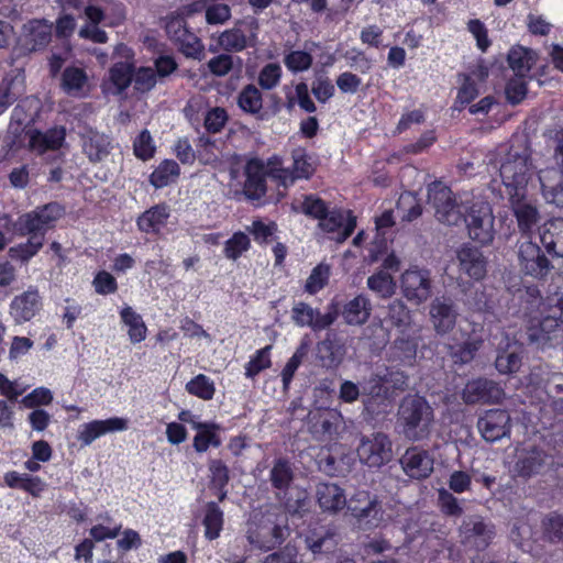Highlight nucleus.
<instances>
[{"label": "nucleus", "instance_id": "obj_13", "mask_svg": "<svg viewBox=\"0 0 563 563\" xmlns=\"http://www.w3.org/2000/svg\"><path fill=\"white\" fill-rule=\"evenodd\" d=\"M518 257L522 271L533 277L547 275L551 268L550 261L537 243L530 240L520 242Z\"/></svg>", "mask_w": 563, "mask_h": 563}, {"label": "nucleus", "instance_id": "obj_19", "mask_svg": "<svg viewBox=\"0 0 563 563\" xmlns=\"http://www.w3.org/2000/svg\"><path fill=\"white\" fill-rule=\"evenodd\" d=\"M306 547L317 555L334 553L339 545V533L333 526L312 528L305 537Z\"/></svg>", "mask_w": 563, "mask_h": 563}, {"label": "nucleus", "instance_id": "obj_50", "mask_svg": "<svg viewBox=\"0 0 563 563\" xmlns=\"http://www.w3.org/2000/svg\"><path fill=\"white\" fill-rule=\"evenodd\" d=\"M386 387L393 393V399L398 393L406 391L409 388V376L397 368H386L384 374H380Z\"/></svg>", "mask_w": 563, "mask_h": 563}, {"label": "nucleus", "instance_id": "obj_47", "mask_svg": "<svg viewBox=\"0 0 563 563\" xmlns=\"http://www.w3.org/2000/svg\"><path fill=\"white\" fill-rule=\"evenodd\" d=\"M238 103L243 111L257 114L263 107L262 92L254 85H247L239 93Z\"/></svg>", "mask_w": 563, "mask_h": 563}, {"label": "nucleus", "instance_id": "obj_25", "mask_svg": "<svg viewBox=\"0 0 563 563\" xmlns=\"http://www.w3.org/2000/svg\"><path fill=\"white\" fill-rule=\"evenodd\" d=\"M246 180L244 184V192L250 199H260L266 192L265 177L268 176L265 164L258 158H252L245 166Z\"/></svg>", "mask_w": 563, "mask_h": 563}, {"label": "nucleus", "instance_id": "obj_58", "mask_svg": "<svg viewBox=\"0 0 563 563\" xmlns=\"http://www.w3.org/2000/svg\"><path fill=\"white\" fill-rule=\"evenodd\" d=\"M308 350H309L308 344L302 342L297 347L296 352L289 358L287 364L285 365V367H284V369L282 372L284 387H287L289 385L290 380L294 377L295 372L297 371V368L301 364L302 360L307 356Z\"/></svg>", "mask_w": 563, "mask_h": 563}, {"label": "nucleus", "instance_id": "obj_59", "mask_svg": "<svg viewBox=\"0 0 563 563\" xmlns=\"http://www.w3.org/2000/svg\"><path fill=\"white\" fill-rule=\"evenodd\" d=\"M186 388L190 394L206 400L211 399L214 394L213 384L202 374L188 382Z\"/></svg>", "mask_w": 563, "mask_h": 563}, {"label": "nucleus", "instance_id": "obj_20", "mask_svg": "<svg viewBox=\"0 0 563 563\" xmlns=\"http://www.w3.org/2000/svg\"><path fill=\"white\" fill-rule=\"evenodd\" d=\"M399 462L404 472L415 479H424L433 472V459L417 446L407 449Z\"/></svg>", "mask_w": 563, "mask_h": 563}, {"label": "nucleus", "instance_id": "obj_21", "mask_svg": "<svg viewBox=\"0 0 563 563\" xmlns=\"http://www.w3.org/2000/svg\"><path fill=\"white\" fill-rule=\"evenodd\" d=\"M522 298L531 306L537 305L540 308V316L553 317L555 320L563 322V292L555 291L542 299L538 288L527 287Z\"/></svg>", "mask_w": 563, "mask_h": 563}, {"label": "nucleus", "instance_id": "obj_61", "mask_svg": "<svg viewBox=\"0 0 563 563\" xmlns=\"http://www.w3.org/2000/svg\"><path fill=\"white\" fill-rule=\"evenodd\" d=\"M394 356L401 362H410L416 357L417 343L410 338H398L393 343Z\"/></svg>", "mask_w": 563, "mask_h": 563}, {"label": "nucleus", "instance_id": "obj_51", "mask_svg": "<svg viewBox=\"0 0 563 563\" xmlns=\"http://www.w3.org/2000/svg\"><path fill=\"white\" fill-rule=\"evenodd\" d=\"M86 80L87 76L82 69L68 67L63 73L62 87L67 93L75 95L82 89Z\"/></svg>", "mask_w": 563, "mask_h": 563}, {"label": "nucleus", "instance_id": "obj_3", "mask_svg": "<svg viewBox=\"0 0 563 563\" xmlns=\"http://www.w3.org/2000/svg\"><path fill=\"white\" fill-rule=\"evenodd\" d=\"M346 509L361 529L378 527L383 521L384 509L377 495L369 492H356L346 503Z\"/></svg>", "mask_w": 563, "mask_h": 563}, {"label": "nucleus", "instance_id": "obj_56", "mask_svg": "<svg viewBox=\"0 0 563 563\" xmlns=\"http://www.w3.org/2000/svg\"><path fill=\"white\" fill-rule=\"evenodd\" d=\"M397 210L402 213V220L411 222L422 214V207L412 195H401L397 202Z\"/></svg>", "mask_w": 563, "mask_h": 563}, {"label": "nucleus", "instance_id": "obj_32", "mask_svg": "<svg viewBox=\"0 0 563 563\" xmlns=\"http://www.w3.org/2000/svg\"><path fill=\"white\" fill-rule=\"evenodd\" d=\"M126 429V420L122 418H110L107 420H96L85 424L78 439L84 444H90L98 437L109 432Z\"/></svg>", "mask_w": 563, "mask_h": 563}, {"label": "nucleus", "instance_id": "obj_27", "mask_svg": "<svg viewBox=\"0 0 563 563\" xmlns=\"http://www.w3.org/2000/svg\"><path fill=\"white\" fill-rule=\"evenodd\" d=\"M25 93V76L23 69L12 70L0 86V114L9 106Z\"/></svg>", "mask_w": 563, "mask_h": 563}, {"label": "nucleus", "instance_id": "obj_35", "mask_svg": "<svg viewBox=\"0 0 563 563\" xmlns=\"http://www.w3.org/2000/svg\"><path fill=\"white\" fill-rule=\"evenodd\" d=\"M344 354V347L338 344L330 334L317 344V357L323 367H338L342 363Z\"/></svg>", "mask_w": 563, "mask_h": 563}, {"label": "nucleus", "instance_id": "obj_11", "mask_svg": "<svg viewBox=\"0 0 563 563\" xmlns=\"http://www.w3.org/2000/svg\"><path fill=\"white\" fill-rule=\"evenodd\" d=\"M401 290L411 302L420 305L431 296L430 273L424 269L410 268L401 275Z\"/></svg>", "mask_w": 563, "mask_h": 563}, {"label": "nucleus", "instance_id": "obj_53", "mask_svg": "<svg viewBox=\"0 0 563 563\" xmlns=\"http://www.w3.org/2000/svg\"><path fill=\"white\" fill-rule=\"evenodd\" d=\"M544 537L552 543H563V516L556 512L549 514L542 520Z\"/></svg>", "mask_w": 563, "mask_h": 563}, {"label": "nucleus", "instance_id": "obj_12", "mask_svg": "<svg viewBox=\"0 0 563 563\" xmlns=\"http://www.w3.org/2000/svg\"><path fill=\"white\" fill-rule=\"evenodd\" d=\"M429 316L433 330L439 335L450 333L459 317L457 309L453 300L449 297H435L429 307Z\"/></svg>", "mask_w": 563, "mask_h": 563}, {"label": "nucleus", "instance_id": "obj_46", "mask_svg": "<svg viewBox=\"0 0 563 563\" xmlns=\"http://www.w3.org/2000/svg\"><path fill=\"white\" fill-rule=\"evenodd\" d=\"M362 397L375 399H385L393 401V393L386 387L385 382L379 373L372 374L361 384Z\"/></svg>", "mask_w": 563, "mask_h": 563}, {"label": "nucleus", "instance_id": "obj_28", "mask_svg": "<svg viewBox=\"0 0 563 563\" xmlns=\"http://www.w3.org/2000/svg\"><path fill=\"white\" fill-rule=\"evenodd\" d=\"M316 496L320 508L330 514H336L346 507L344 489L334 483H320Z\"/></svg>", "mask_w": 563, "mask_h": 563}, {"label": "nucleus", "instance_id": "obj_10", "mask_svg": "<svg viewBox=\"0 0 563 563\" xmlns=\"http://www.w3.org/2000/svg\"><path fill=\"white\" fill-rule=\"evenodd\" d=\"M341 413L331 408H316L308 412L307 424L317 440L332 439L342 423Z\"/></svg>", "mask_w": 563, "mask_h": 563}, {"label": "nucleus", "instance_id": "obj_36", "mask_svg": "<svg viewBox=\"0 0 563 563\" xmlns=\"http://www.w3.org/2000/svg\"><path fill=\"white\" fill-rule=\"evenodd\" d=\"M540 239L548 253L563 257V219L550 222Z\"/></svg>", "mask_w": 563, "mask_h": 563}, {"label": "nucleus", "instance_id": "obj_34", "mask_svg": "<svg viewBox=\"0 0 563 563\" xmlns=\"http://www.w3.org/2000/svg\"><path fill=\"white\" fill-rule=\"evenodd\" d=\"M482 344V339L468 336L462 343L449 344L448 354L454 365H466L475 358Z\"/></svg>", "mask_w": 563, "mask_h": 563}, {"label": "nucleus", "instance_id": "obj_62", "mask_svg": "<svg viewBox=\"0 0 563 563\" xmlns=\"http://www.w3.org/2000/svg\"><path fill=\"white\" fill-rule=\"evenodd\" d=\"M523 77L516 75L506 85V98L511 104L520 103L527 96V85Z\"/></svg>", "mask_w": 563, "mask_h": 563}, {"label": "nucleus", "instance_id": "obj_16", "mask_svg": "<svg viewBox=\"0 0 563 563\" xmlns=\"http://www.w3.org/2000/svg\"><path fill=\"white\" fill-rule=\"evenodd\" d=\"M563 335V322L555 318H530L527 324V336L530 343L540 346L558 341Z\"/></svg>", "mask_w": 563, "mask_h": 563}, {"label": "nucleus", "instance_id": "obj_26", "mask_svg": "<svg viewBox=\"0 0 563 563\" xmlns=\"http://www.w3.org/2000/svg\"><path fill=\"white\" fill-rule=\"evenodd\" d=\"M25 134L29 137V147L43 154L46 151L58 150L66 136L65 128L55 126L45 133L37 130H27Z\"/></svg>", "mask_w": 563, "mask_h": 563}, {"label": "nucleus", "instance_id": "obj_23", "mask_svg": "<svg viewBox=\"0 0 563 563\" xmlns=\"http://www.w3.org/2000/svg\"><path fill=\"white\" fill-rule=\"evenodd\" d=\"M457 260L462 272L475 280L483 279L487 272V261L482 251L470 244H464L457 251Z\"/></svg>", "mask_w": 563, "mask_h": 563}, {"label": "nucleus", "instance_id": "obj_30", "mask_svg": "<svg viewBox=\"0 0 563 563\" xmlns=\"http://www.w3.org/2000/svg\"><path fill=\"white\" fill-rule=\"evenodd\" d=\"M81 141L82 151L91 163L103 161L112 148L109 136L92 129L81 135Z\"/></svg>", "mask_w": 563, "mask_h": 563}, {"label": "nucleus", "instance_id": "obj_39", "mask_svg": "<svg viewBox=\"0 0 563 563\" xmlns=\"http://www.w3.org/2000/svg\"><path fill=\"white\" fill-rule=\"evenodd\" d=\"M295 473L291 463L285 459L279 457L274 461L273 467L269 472V481L272 486L279 492L291 487Z\"/></svg>", "mask_w": 563, "mask_h": 563}, {"label": "nucleus", "instance_id": "obj_52", "mask_svg": "<svg viewBox=\"0 0 563 563\" xmlns=\"http://www.w3.org/2000/svg\"><path fill=\"white\" fill-rule=\"evenodd\" d=\"M367 286L383 298L391 297L395 291L393 277L384 271L368 277Z\"/></svg>", "mask_w": 563, "mask_h": 563}, {"label": "nucleus", "instance_id": "obj_31", "mask_svg": "<svg viewBox=\"0 0 563 563\" xmlns=\"http://www.w3.org/2000/svg\"><path fill=\"white\" fill-rule=\"evenodd\" d=\"M40 308L37 290H27L14 298L11 303V314L18 323L31 320Z\"/></svg>", "mask_w": 563, "mask_h": 563}, {"label": "nucleus", "instance_id": "obj_45", "mask_svg": "<svg viewBox=\"0 0 563 563\" xmlns=\"http://www.w3.org/2000/svg\"><path fill=\"white\" fill-rule=\"evenodd\" d=\"M202 523L206 528L205 536L207 539L214 540L220 536L223 512L214 501L207 503Z\"/></svg>", "mask_w": 563, "mask_h": 563}, {"label": "nucleus", "instance_id": "obj_63", "mask_svg": "<svg viewBox=\"0 0 563 563\" xmlns=\"http://www.w3.org/2000/svg\"><path fill=\"white\" fill-rule=\"evenodd\" d=\"M263 563H301V560L298 548L289 542L279 551L267 555Z\"/></svg>", "mask_w": 563, "mask_h": 563}, {"label": "nucleus", "instance_id": "obj_4", "mask_svg": "<svg viewBox=\"0 0 563 563\" xmlns=\"http://www.w3.org/2000/svg\"><path fill=\"white\" fill-rule=\"evenodd\" d=\"M13 231L20 235H30L26 243L18 247H11L9 253L12 258L27 261L43 246L46 230L40 223L34 212L21 216L13 223Z\"/></svg>", "mask_w": 563, "mask_h": 563}, {"label": "nucleus", "instance_id": "obj_55", "mask_svg": "<svg viewBox=\"0 0 563 563\" xmlns=\"http://www.w3.org/2000/svg\"><path fill=\"white\" fill-rule=\"evenodd\" d=\"M250 238L244 232H235L231 239L225 242L224 255L229 260H238L242 253L246 252L250 247Z\"/></svg>", "mask_w": 563, "mask_h": 563}, {"label": "nucleus", "instance_id": "obj_44", "mask_svg": "<svg viewBox=\"0 0 563 563\" xmlns=\"http://www.w3.org/2000/svg\"><path fill=\"white\" fill-rule=\"evenodd\" d=\"M522 357L519 347L508 346L506 350L499 351L495 360V367L500 374H511L520 369Z\"/></svg>", "mask_w": 563, "mask_h": 563}, {"label": "nucleus", "instance_id": "obj_49", "mask_svg": "<svg viewBox=\"0 0 563 563\" xmlns=\"http://www.w3.org/2000/svg\"><path fill=\"white\" fill-rule=\"evenodd\" d=\"M29 32L30 44L32 49L41 48L47 45L51 41V27L41 21L34 20L25 25Z\"/></svg>", "mask_w": 563, "mask_h": 563}, {"label": "nucleus", "instance_id": "obj_54", "mask_svg": "<svg viewBox=\"0 0 563 563\" xmlns=\"http://www.w3.org/2000/svg\"><path fill=\"white\" fill-rule=\"evenodd\" d=\"M110 79L117 87L118 92L126 89L133 79L132 65L126 62L114 64L110 69Z\"/></svg>", "mask_w": 563, "mask_h": 563}, {"label": "nucleus", "instance_id": "obj_48", "mask_svg": "<svg viewBox=\"0 0 563 563\" xmlns=\"http://www.w3.org/2000/svg\"><path fill=\"white\" fill-rule=\"evenodd\" d=\"M179 175V166L175 161H164L151 175L150 181L155 188L167 186Z\"/></svg>", "mask_w": 563, "mask_h": 563}, {"label": "nucleus", "instance_id": "obj_8", "mask_svg": "<svg viewBox=\"0 0 563 563\" xmlns=\"http://www.w3.org/2000/svg\"><path fill=\"white\" fill-rule=\"evenodd\" d=\"M495 534V526L479 516L464 518L459 527L460 542L468 549L485 550Z\"/></svg>", "mask_w": 563, "mask_h": 563}, {"label": "nucleus", "instance_id": "obj_14", "mask_svg": "<svg viewBox=\"0 0 563 563\" xmlns=\"http://www.w3.org/2000/svg\"><path fill=\"white\" fill-rule=\"evenodd\" d=\"M510 415L503 409L487 410L477 421V428L487 442H495L510 434Z\"/></svg>", "mask_w": 563, "mask_h": 563}, {"label": "nucleus", "instance_id": "obj_18", "mask_svg": "<svg viewBox=\"0 0 563 563\" xmlns=\"http://www.w3.org/2000/svg\"><path fill=\"white\" fill-rule=\"evenodd\" d=\"M504 396L503 389L493 380L477 378L468 382L462 393L465 404L498 402Z\"/></svg>", "mask_w": 563, "mask_h": 563}, {"label": "nucleus", "instance_id": "obj_60", "mask_svg": "<svg viewBox=\"0 0 563 563\" xmlns=\"http://www.w3.org/2000/svg\"><path fill=\"white\" fill-rule=\"evenodd\" d=\"M388 320L395 327H407L410 324V311L401 300H394L388 306Z\"/></svg>", "mask_w": 563, "mask_h": 563}, {"label": "nucleus", "instance_id": "obj_33", "mask_svg": "<svg viewBox=\"0 0 563 563\" xmlns=\"http://www.w3.org/2000/svg\"><path fill=\"white\" fill-rule=\"evenodd\" d=\"M372 303L364 295H358L346 302L342 310V316L347 324H364L371 317Z\"/></svg>", "mask_w": 563, "mask_h": 563}, {"label": "nucleus", "instance_id": "obj_17", "mask_svg": "<svg viewBox=\"0 0 563 563\" xmlns=\"http://www.w3.org/2000/svg\"><path fill=\"white\" fill-rule=\"evenodd\" d=\"M509 207L517 219L518 228L522 233H529L540 220V213L536 203L528 198L526 192L507 195Z\"/></svg>", "mask_w": 563, "mask_h": 563}, {"label": "nucleus", "instance_id": "obj_24", "mask_svg": "<svg viewBox=\"0 0 563 563\" xmlns=\"http://www.w3.org/2000/svg\"><path fill=\"white\" fill-rule=\"evenodd\" d=\"M319 225L327 232H336L335 240L344 242L354 231L356 227V218L350 211L332 210L328 211L324 217L319 221Z\"/></svg>", "mask_w": 563, "mask_h": 563}, {"label": "nucleus", "instance_id": "obj_15", "mask_svg": "<svg viewBox=\"0 0 563 563\" xmlns=\"http://www.w3.org/2000/svg\"><path fill=\"white\" fill-rule=\"evenodd\" d=\"M258 23L255 19L241 20L234 27L227 30L219 36V44L224 51L241 52L255 38Z\"/></svg>", "mask_w": 563, "mask_h": 563}, {"label": "nucleus", "instance_id": "obj_6", "mask_svg": "<svg viewBox=\"0 0 563 563\" xmlns=\"http://www.w3.org/2000/svg\"><path fill=\"white\" fill-rule=\"evenodd\" d=\"M428 205L434 209L435 218L442 223L453 225L462 218L454 194L441 181L428 186Z\"/></svg>", "mask_w": 563, "mask_h": 563}, {"label": "nucleus", "instance_id": "obj_22", "mask_svg": "<svg viewBox=\"0 0 563 563\" xmlns=\"http://www.w3.org/2000/svg\"><path fill=\"white\" fill-rule=\"evenodd\" d=\"M542 196L548 203L563 208V170L548 167L538 173Z\"/></svg>", "mask_w": 563, "mask_h": 563}, {"label": "nucleus", "instance_id": "obj_7", "mask_svg": "<svg viewBox=\"0 0 563 563\" xmlns=\"http://www.w3.org/2000/svg\"><path fill=\"white\" fill-rule=\"evenodd\" d=\"M356 452L363 464L378 468L391 461L393 443L386 433L376 432L368 437L363 435Z\"/></svg>", "mask_w": 563, "mask_h": 563}, {"label": "nucleus", "instance_id": "obj_64", "mask_svg": "<svg viewBox=\"0 0 563 563\" xmlns=\"http://www.w3.org/2000/svg\"><path fill=\"white\" fill-rule=\"evenodd\" d=\"M291 313V318L297 325L311 328L317 310L301 301L292 307Z\"/></svg>", "mask_w": 563, "mask_h": 563}, {"label": "nucleus", "instance_id": "obj_5", "mask_svg": "<svg viewBox=\"0 0 563 563\" xmlns=\"http://www.w3.org/2000/svg\"><path fill=\"white\" fill-rule=\"evenodd\" d=\"M553 462L552 455L539 446L523 448L517 451L512 473L515 476L528 481L545 474Z\"/></svg>", "mask_w": 563, "mask_h": 563}, {"label": "nucleus", "instance_id": "obj_37", "mask_svg": "<svg viewBox=\"0 0 563 563\" xmlns=\"http://www.w3.org/2000/svg\"><path fill=\"white\" fill-rule=\"evenodd\" d=\"M510 68L517 76H526L537 62V54L532 49L516 46L507 56Z\"/></svg>", "mask_w": 563, "mask_h": 563}, {"label": "nucleus", "instance_id": "obj_43", "mask_svg": "<svg viewBox=\"0 0 563 563\" xmlns=\"http://www.w3.org/2000/svg\"><path fill=\"white\" fill-rule=\"evenodd\" d=\"M173 42L186 57L198 60L202 59L205 46L200 38L189 29L184 31V35H179V38H174Z\"/></svg>", "mask_w": 563, "mask_h": 563}, {"label": "nucleus", "instance_id": "obj_40", "mask_svg": "<svg viewBox=\"0 0 563 563\" xmlns=\"http://www.w3.org/2000/svg\"><path fill=\"white\" fill-rule=\"evenodd\" d=\"M169 213L165 205H157L145 211L137 219V227L143 232H157L165 224Z\"/></svg>", "mask_w": 563, "mask_h": 563}, {"label": "nucleus", "instance_id": "obj_29", "mask_svg": "<svg viewBox=\"0 0 563 563\" xmlns=\"http://www.w3.org/2000/svg\"><path fill=\"white\" fill-rule=\"evenodd\" d=\"M276 497L283 505L285 511L291 516L302 517L309 511V493L299 486L286 488L277 493Z\"/></svg>", "mask_w": 563, "mask_h": 563}, {"label": "nucleus", "instance_id": "obj_41", "mask_svg": "<svg viewBox=\"0 0 563 563\" xmlns=\"http://www.w3.org/2000/svg\"><path fill=\"white\" fill-rule=\"evenodd\" d=\"M194 428L198 430V433L194 438V448L197 452H205L209 445L216 448L221 445L220 438L214 433L219 427L214 423H202L192 421Z\"/></svg>", "mask_w": 563, "mask_h": 563}, {"label": "nucleus", "instance_id": "obj_42", "mask_svg": "<svg viewBox=\"0 0 563 563\" xmlns=\"http://www.w3.org/2000/svg\"><path fill=\"white\" fill-rule=\"evenodd\" d=\"M121 319L129 327V338L132 343H140L146 338L147 328L142 317L131 307H124L121 310Z\"/></svg>", "mask_w": 563, "mask_h": 563}, {"label": "nucleus", "instance_id": "obj_2", "mask_svg": "<svg viewBox=\"0 0 563 563\" xmlns=\"http://www.w3.org/2000/svg\"><path fill=\"white\" fill-rule=\"evenodd\" d=\"M396 416L401 434L412 442L429 439L435 426L433 407L418 394L404 396Z\"/></svg>", "mask_w": 563, "mask_h": 563}, {"label": "nucleus", "instance_id": "obj_1", "mask_svg": "<svg viewBox=\"0 0 563 563\" xmlns=\"http://www.w3.org/2000/svg\"><path fill=\"white\" fill-rule=\"evenodd\" d=\"M536 173L531 148L527 137L511 140V144L500 164L499 174L507 195L526 192Z\"/></svg>", "mask_w": 563, "mask_h": 563}, {"label": "nucleus", "instance_id": "obj_38", "mask_svg": "<svg viewBox=\"0 0 563 563\" xmlns=\"http://www.w3.org/2000/svg\"><path fill=\"white\" fill-rule=\"evenodd\" d=\"M210 482L209 488L214 490L219 501L227 498L225 486L230 481L229 468L221 460H211L209 463Z\"/></svg>", "mask_w": 563, "mask_h": 563}, {"label": "nucleus", "instance_id": "obj_9", "mask_svg": "<svg viewBox=\"0 0 563 563\" xmlns=\"http://www.w3.org/2000/svg\"><path fill=\"white\" fill-rule=\"evenodd\" d=\"M494 221L489 203H473L465 216L470 238L484 245L492 243L495 235Z\"/></svg>", "mask_w": 563, "mask_h": 563}, {"label": "nucleus", "instance_id": "obj_57", "mask_svg": "<svg viewBox=\"0 0 563 563\" xmlns=\"http://www.w3.org/2000/svg\"><path fill=\"white\" fill-rule=\"evenodd\" d=\"M329 274L330 268L328 265L319 264L316 266L306 282L305 290L311 295L318 292L327 285Z\"/></svg>", "mask_w": 563, "mask_h": 563}]
</instances>
